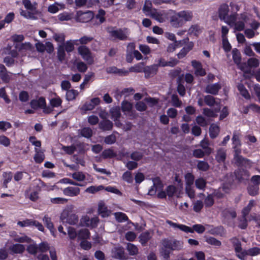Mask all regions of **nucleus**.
<instances>
[{"label": "nucleus", "instance_id": "obj_1", "mask_svg": "<svg viewBox=\"0 0 260 260\" xmlns=\"http://www.w3.org/2000/svg\"><path fill=\"white\" fill-rule=\"evenodd\" d=\"M193 17L192 11L183 10L174 13L170 18V23L173 27L177 28L183 26L186 22L191 21Z\"/></svg>", "mask_w": 260, "mask_h": 260}, {"label": "nucleus", "instance_id": "obj_2", "mask_svg": "<svg viewBox=\"0 0 260 260\" xmlns=\"http://www.w3.org/2000/svg\"><path fill=\"white\" fill-rule=\"evenodd\" d=\"M161 244L171 251L180 250L183 247V242L176 239H164L161 240Z\"/></svg>", "mask_w": 260, "mask_h": 260}, {"label": "nucleus", "instance_id": "obj_3", "mask_svg": "<svg viewBox=\"0 0 260 260\" xmlns=\"http://www.w3.org/2000/svg\"><path fill=\"white\" fill-rule=\"evenodd\" d=\"M78 52L82 58L87 62L91 65L94 63V57L88 47L85 45H81L78 49Z\"/></svg>", "mask_w": 260, "mask_h": 260}, {"label": "nucleus", "instance_id": "obj_4", "mask_svg": "<svg viewBox=\"0 0 260 260\" xmlns=\"http://www.w3.org/2000/svg\"><path fill=\"white\" fill-rule=\"evenodd\" d=\"M108 32L110 36L114 39L119 40L125 41L128 40V30L127 28H119L116 29H109Z\"/></svg>", "mask_w": 260, "mask_h": 260}, {"label": "nucleus", "instance_id": "obj_5", "mask_svg": "<svg viewBox=\"0 0 260 260\" xmlns=\"http://www.w3.org/2000/svg\"><path fill=\"white\" fill-rule=\"evenodd\" d=\"M94 18V14L90 11L83 12L79 11L77 12L76 19L77 21L86 23L91 21Z\"/></svg>", "mask_w": 260, "mask_h": 260}, {"label": "nucleus", "instance_id": "obj_6", "mask_svg": "<svg viewBox=\"0 0 260 260\" xmlns=\"http://www.w3.org/2000/svg\"><path fill=\"white\" fill-rule=\"evenodd\" d=\"M236 179L239 182H242L248 180L250 176L249 172L243 169H238L235 171Z\"/></svg>", "mask_w": 260, "mask_h": 260}, {"label": "nucleus", "instance_id": "obj_7", "mask_svg": "<svg viewBox=\"0 0 260 260\" xmlns=\"http://www.w3.org/2000/svg\"><path fill=\"white\" fill-rule=\"evenodd\" d=\"M179 63V61L177 59L171 57L169 61H167L164 58H160L158 60V63L155 64L157 66V68L160 67H174Z\"/></svg>", "mask_w": 260, "mask_h": 260}, {"label": "nucleus", "instance_id": "obj_8", "mask_svg": "<svg viewBox=\"0 0 260 260\" xmlns=\"http://www.w3.org/2000/svg\"><path fill=\"white\" fill-rule=\"evenodd\" d=\"M260 254V248L257 247L249 248L247 250H243V252L238 255V258L241 260H245L246 255L251 256H255Z\"/></svg>", "mask_w": 260, "mask_h": 260}, {"label": "nucleus", "instance_id": "obj_9", "mask_svg": "<svg viewBox=\"0 0 260 260\" xmlns=\"http://www.w3.org/2000/svg\"><path fill=\"white\" fill-rule=\"evenodd\" d=\"M191 66L194 69V74L197 76H204L206 74V71L203 68L202 63L196 60L191 61Z\"/></svg>", "mask_w": 260, "mask_h": 260}, {"label": "nucleus", "instance_id": "obj_10", "mask_svg": "<svg viewBox=\"0 0 260 260\" xmlns=\"http://www.w3.org/2000/svg\"><path fill=\"white\" fill-rule=\"evenodd\" d=\"M221 88V85L219 83L208 84L205 89V92L212 95H217Z\"/></svg>", "mask_w": 260, "mask_h": 260}, {"label": "nucleus", "instance_id": "obj_11", "mask_svg": "<svg viewBox=\"0 0 260 260\" xmlns=\"http://www.w3.org/2000/svg\"><path fill=\"white\" fill-rule=\"evenodd\" d=\"M113 257L120 260L126 259L124 249L121 246L115 247L112 250Z\"/></svg>", "mask_w": 260, "mask_h": 260}, {"label": "nucleus", "instance_id": "obj_12", "mask_svg": "<svg viewBox=\"0 0 260 260\" xmlns=\"http://www.w3.org/2000/svg\"><path fill=\"white\" fill-rule=\"evenodd\" d=\"M153 185L149 189L148 194L154 196L155 194L157 188L162 189L163 185L159 177H156L153 179Z\"/></svg>", "mask_w": 260, "mask_h": 260}, {"label": "nucleus", "instance_id": "obj_13", "mask_svg": "<svg viewBox=\"0 0 260 260\" xmlns=\"http://www.w3.org/2000/svg\"><path fill=\"white\" fill-rule=\"evenodd\" d=\"M98 211L99 214L103 218L108 217L111 213L110 210L108 209L103 201L99 202Z\"/></svg>", "mask_w": 260, "mask_h": 260}, {"label": "nucleus", "instance_id": "obj_14", "mask_svg": "<svg viewBox=\"0 0 260 260\" xmlns=\"http://www.w3.org/2000/svg\"><path fill=\"white\" fill-rule=\"evenodd\" d=\"M235 164L238 167H244L250 168L251 167L252 162L250 159L244 157L243 156L239 157L234 160Z\"/></svg>", "mask_w": 260, "mask_h": 260}, {"label": "nucleus", "instance_id": "obj_15", "mask_svg": "<svg viewBox=\"0 0 260 260\" xmlns=\"http://www.w3.org/2000/svg\"><path fill=\"white\" fill-rule=\"evenodd\" d=\"M166 222L169 225H170L171 226L173 227L174 229H176V228L179 229L181 231H183L186 233H193V230L192 229V228H191L188 226H186L185 225L180 224H178L176 223H174V222H172V221L169 220H167Z\"/></svg>", "mask_w": 260, "mask_h": 260}, {"label": "nucleus", "instance_id": "obj_16", "mask_svg": "<svg viewBox=\"0 0 260 260\" xmlns=\"http://www.w3.org/2000/svg\"><path fill=\"white\" fill-rule=\"evenodd\" d=\"M151 16L160 23L164 22L168 19V13L165 11L151 13Z\"/></svg>", "mask_w": 260, "mask_h": 260}, {"label": "nucleus", "instance_id": "obj_17", "mask_svg": "<svg viewBox=\"0 0 260 260\" xmlns=\"http://www.w3.org/2000/svg\"><path fill=\"white\" fill-rule=\"evenodd\" d=\"M194 43L192 42H190L189 44L183 47L177 54L178 58L180 59L186 56L188 53L192 49Z\"/></svg>", "mask_w": 260, "mask_h": 260}, {"label": "nucleus", "instance_id": "obj_18", "mask_svg": "<svg viewBox=\"0 0 260 260\" xmlns=\"http://www.w3.org/2000/svg\"><path fill=\"white\" fill-rule=\"evenodd\" d=\"M229 12V6L226 4L221 5L218 8V13L219 19L221 20H225L226 16L228 15Z\"/></svg>", "mask_w": 260, "mask_h": 260}, {"label": "nucleus", "instance_id": "obj_19", "mask_svg": "<svg viewBox=\"0 0 260 260\" xmlns=\"http://www.w3.org/2000/svg\"><path fill=\"white\" fill-rule=\"evenodd\" d=\"M80 189L78 187L69 186L63 189V193L64 195L70 197L77 196L80 194Z\"/></svg>", "mask_w": 260, "mask_h": 260}, {"label": "nucleus", "instance_id": "obj_20", "mask_svg": "<svg viewBox=\"0 0 260 260\" xmlns=\"http://www.w3.org/2000/svg\"><path fill=\"white\" fill-rule=\"evenodd\" d=\"M143 71L145 73V77L147 78H149L156 74L158 71V68L155 64L150 66H147L144 68Z\"/></svg>", "mask_w": 260, "mask_h": 260}, {"label": "nucleus", "instance_id": "obj_21", "mask_svg": "<svg viewBox=\"0 0 260 260\" xmlns=\"http://www.w3.org/2000/svg\"><path fill=\"white\" fill-rule=\"evenodd\" d=\"M64 214V212L61 216V219L63 222H66L71 225H75L78 222V217L75 214H71L70 215H68L67 217H65L63 216Z\"/></svg>", "mask_w": 260, "mask_h": 260}, {"label": "nucleus", "instance_id": "obj_22", "mask_svg": "<svg viewBox=\"0 0 260 260\" xmlns=\"http://www.w3.org/2000/svg\"><path fill=\"white\" fill-rule=\"evenodd\" d=\"M45 99L42 96L39 98L38 100H32L30 102V107L34 109H42L45 106Z\"/></svg>", "mask_w": 260, "mask_h": 260}, {"label": "nucleus", "instance_id": "obj_23", "mask_svg": "<svg viewBox=\"0 0 260 260\" xmlns=\"http://www.w3.org/2000/svg\"><path fill=\"white\" fill-rule=\"evenodd\" d=\"M166 191L169 198H172L175 195L179 198L180 193V190H179L178 188L173 185L168 186L166 188Z\"/></svg>", "mask_w": 260, "mask_h": 260}, {"label": "nucleus", "instance_id": "obj_24", "mask_svg": "<svg viewBox=\"0 0 260 260\" xmlns=\"http://www.w3.org/2000/svg\"><path fill=\"white\" fill-rule=\"evenodd\" d=\"M151 237L152 235L149 232H143L139 236V242L143 246H145Z\"/></svg>", "mask_w": 260, "mask_h": 260}, {"label": "nucleus", "instance_id": "obj_25", "mask_svg": "<svg viewBox=\"0 0 260 260\" xmlns=\"http://www.w3.org/2000/svg\"><path fill=\"white\" fill-rule=\"evenodd\" d=\"M99 128L103 131H111L113 128V124L108 119L103 120L99 123Z\"/></svg>", "mask_w": 260, "mask_h": 260}, {"label": "nucleus", "instance_id": "obj_26", "mask_svg": "<svg viewBox=\"0 0 260 260\" xmlns=\"http://www.w3.org/2000/svg\"><path fill=\"white\" fill-rule=\"evenodd\" d=\"M226 157V150L223 148L218 149L215 155V159L219 163L224 162Z\"/></svg>", "mask_w": 260, "mask_h": 260}, {"label": "nucleus", "instance_id": "obj_27", "mask_svg": "<svg viewBox=\"0 0 260 260\" xmlns=\"http://www.w3.org/2000/svg\"><path fill=\"white\" fill-rule=\"evenodd\" d=\"M106 72L108 74H114L119 75H126L128 73L127 71H125L122 69H119L114 66L107 68L106 69Z\"/></svg>", "mask_w": 260, "mask_h": 260}, {"label": "nucleus", "instance_id": "obj_28", "mask_svg": "<svg viewBox=\"0 0 260 260\" xmlns=\"http://www.w3.org/2000/svg\"><path fill=\"white\" fill-rule=\"evenodd\" d=\"M9 249L13 253L21 254L25 250V247L20 244H14L10 247Z\"/></svg>", "mask_w": 260, "mask_h": 260}, {"label": "nucleus", "instance_id": "obj_29", "mask_svg": "<svg viewBox=\"0 0 260 260\" xmlns=\"http://www.w3.org/2000/svg\"><path fill=\"white\" fill-rule=\"evenodd\" d=\"M220 132L219 126L215 124L212 123L209 127V135L211 138L215 139L218 135Z\"/></svg>", "mask_w": 260, "mask_h": 260}, {"label": "nucleus", "instance_id": "obj_30", "mask_svg": "<svg viewBox=\"0 0 260 260\" xmlns=\"http://www.w3.org/2000/svg\"><path fill=\"white\" fill-rule=\"evenodd\" d=\"M171 253V251L170 249L165 247V246L161 245L159 249V254L164 260H170Z\"/></svg>", "mask_w": 260, "mask_h": 260}, {"label": "nucleus", "instance_id": "obj_31", "mask_svg": "<svg viewBox=\"0 0 260 260\" xmlns=\"http://www.w3.org/2000/svg\"><path fill=\"white\" fill-rule=\"evenodd\" d=\"M204 101L209 107H213L215 105L219 104V102L216 101V98L211 95H205L204 98Z\"/></svg>", "mask_w": 260, "mask_h": 260}, {"label": "nucleus", "instance_id": "obj_32", "mask_svg": "<svg viewBox=\"0 0 260 260\" xmlns=\"http://www.w3.org/2000/svg\"><path fill=\"white\" fill-rule=\"evenodd\" d=\"M105 11L103 9H100L98 11V14L95 16V18L99 20L95 23L97 25H101L105 21Z\"/></svg>", "mask_w": 260, "mask_h": 260}, {"label": "nucleus", "instance_id": "obj_33", "mask_svg": "<svg viewBox=\"0 0 260 260\" xmlns=\"http://www.w3.org/2000/svg\"><path fill=\"white\" fill-rule=\"evenodd\" d=\"M13 177V174L11 172H4L3 174V186L7 188L8 187V183L10 182Z\"/></svg>", "mask_w": 260, "mask_h": 260}, {"label": "nucleus", "instance_id": "obj_34", "mask_svg": "<svg viewBox=\"0 0 260 260\" xmlns=\"http://www.w3.org/2000/svg\"><path fill=\"white\" fill-rule=\"evenodd\" d=\"M240 136L241 134L239 133L236 131L234 132L232 138L233 147H241L242 143L240 140Z\"/></svg>", "mask_w": 260, "mask_h": 260}, {"label": "nucleus", "instance_id": "obj_35", "mask_svg": "<svg viewBox=\"0 0 260 260\" xmlns=\"http://www.w3.org/2000/svg\"><path fill=\"white\" fill-rule=\"evenodd\" d=\"M110 113L111 115V118L113 120H117L119 119L121 114L120 112V108L119 106L113 107L110 109Z\"/></svg>", "mask_w": 260, "mask_h": 260}, {"label": "nucleus", "instance_id": "obj_36", "mask_svg": "<svg viewBox=\"0 0 260 260\" xmlns=\"http://www.w3.org/2000/svg\"><path fill=\"white\" fill-rule=\"evenodd\" d=\"M133 107L132 103L126 100H124L121 102V108L122 112L124 113L130 112L133 109Z\"/></svg>", "mask_w": 260, "mask_h": 260}, {"label": "nucleus", "instance_id": "obj_37", "mask_svg": "<svg viewBox=\"0 0 260 260\" xmlns=\"http://www.w3.org/2000/svg\"><path fill=\"white\" fill-rule=\"evenodd\" d=\"M197 162V167L199 170L206 172L209 169L210 166L208 162L204 160H198Z\"/></svg>", "mask_w": 260, "mask_h": 260}, {"label": "nucleus", "instance_id": "obj_38", "mask_svg": "<svg viewBox=\"0 0 260 260\" xmlns=\"http://www.w3.org/2000/svg\"><path fill=\"white\" fill-rule=\"evenodd\" d=\"M247 189L248 194L251 196H255L259 193V186L253 184H249Z\"/></svg>", "mask_w": 260, "mask_h": 260}, {"label": "nucleus", "instance_id": "obj_39", "mask_svg": "<svg viewBox=\"0 0 260 260\" xmlns=\"http://www.w3.org/2000/svg\"><path fill=\"white\" fill-rule=\"evenodd\" d=\"M90 238V232L88 229L80 230L78 233V240H86Z\"/></svg>", "mask_w": 260, "mask_h": 260}, {"label": "nucleus", "instance_id": "obj_40", "mask_svg": "<svg viewBox=\"0 0 260 260\" xmlns=\"http://www.w3.org/2000/svg\"><path fill=\"white\" fill-rule=\"evenodd\" d=\"M209 143L208 140L204 139L200 142V146L204 149L207 155L210 154L213 152V149L209 147Z\"/></svg>", "mask_w": 260, "mask_h": 260}, {"label": "nucleus", "instance_id": "obj_41", "mask_svg": "<svg viewBox=\"0 0 260 260\" xmlns=\"http://www.w3.org/2000/svg\"><path fill=\"white\" fill-rule=\"evenodd\" d=\"M36 154L34 157V160L36 163L41 164L45 159V155L43 152H41L37 148H35Z\"/></svg>", "mask_w": 260, "mask_h": 260}, {"label": "nucleus", "instance_id": "obj_42", "mask_svg": "<svg viewBox=\"0 0 260 260\" xmlns=\"http://www.w3.org/2000/svg\"><path fill=\"white\" fill-rule=\"evenodd\" d=\"M238 89L240 94L247 100L250 99V95L243 84H239L237 86Z\"/></svg>", "mask_w": 260, "mask_h": 260}, {"label": "nucleus", "instance_id": "obj_43", "mask_svg": "<svg viewBox=\"0 0 260 260\" xmlns=\"http://www.w3.org/2000/svg\"><path fill=\"white\" fill-rule=\"evenodd\" d=\"M219 111V109H215V111L211 109L206 108L203 109V114L209 117H216L217 116V114L216 112H218Z\"/></svg>", "mask_w": 260, "mask_h": 260}, {"label": "nucleus", "instance_id": "obj_44", "mask_svg": "<svg viewBox=\"0 0 260 260\" xmlns=\"http://www.w3.org/2000/svg\"><path fill=\"white\" fill-rule=\"evenodd\" d=\"M116 155V153L112 149H105L102 153V157L104 159L112 158Z\"/></svg>", "mask_w": 260, "mask_h": 260}, {"label": "nucleus", "instance_id": "obj_45", "mask_svg": "<svg viewBox=\"0 0 260 260\" xmlns=\"http://www.w3.org/2000/svg\"><path fill=\"white\" fill-rule=\"evenodd\" d=\"M255 205V203L254 200H251L249 201L248 204L247 205V206L244 207L242 211V215L243 216H246L248 215L252 208L254 207Z\"/></svg>", "mask_w": 260, "mask_h": 260}, {"label": "nucleus", "instance_id": "obj_46", "mask_svg": "<svg viewBox=\"0 0 260 260\" xmlns=\"http://www.w3.org/2000/svg\"><path fill=\"white\" fill-rule=\"evenodd\" d=\"M126 249L131 255H135L138 253V248L136 245L132 243H128Z\"/></svg>", "mask_w": 260, "mask_h": 260}, {"label": "nucleus", "instance_id": "obj_47", "mask_svg": "<svg viewBox=\"0 0 260 260\" xmlns=\"http://www.w3.org/2000/svg\"><path fill=\"white\" fill-rule=\"evenodd\" d=\"M85 219L86 221V225L87 226H90L92 228L96 227L99 222V220L97 217H93L90 220L89 217H87Z\"/></svg>", "mask_w": 260, "mask_h": 260}, {"label": "nucleus", "instance_id": "obj_48", "mask_svg": "<svg viewBox=\"0 0 260 260\" xmlns=\"http://www.w3.org/2000/svg\"><path fill=\"white\" fill-rule=\"evenodd\" d=\"M65 49L63 45H59L57 48V58L60 61H62L66 56Z\"/></svg>", "mask_w": 260, "mask_h": 260}, {"label": "nucleus", "instance_id": "obj_49", "mask_svg": "<svg viewBox=\"0 0 260 260\" xmlns=\"http://www.w3.org/2000/svg\"><path fill=\"white\" fill-rule=\"evenodd\" d=\"M114 216L118 222H123L128 220L127 215L122 212H116L114 213Z\"/></svg>", "mask_w": 260, "mask_h": 260}, {"label": "nucleus", "instance_id": "obj_50", "mask_svg": "<svg viewBox=\"0 0 260 260\" xmlns=\"http://www.w3.org/2000/svg\"><path fill=\"white\" fill-rule=\"evenodd\" d=\"M43 221L46 226L50 231L51 232L53 233L54 232V228L51 218L47 215H45L43 218Z\"/></svg>", "mask_w": 260, "mask_h": 260}, {"label": "nucleus", "instance_id": "obj_51", "mask_svg": "<svg viewBox=\"0 0 260 260\" xmlns=\"http://www.w3.org/2000/svg\"><path fill=\"white\" fill-rule=\"evenodd\" d=\"M201 32V29L198 24H194L190 26L188 29V34H193L196 36H198Z\"/></svg>", "mask_w": 260, "mask_h": 260}, {"label": "nucleus", "instance_id": "obj_52", "mask_svg": "<svg viewBox=\"0 0 260 260\" xmlns=\"http://www.w3.org/2000/svg\"><path fill=\"white\" fill-rule=\"evenodd\" d=\"M80 135L86 138H90L92 136V131L90 127H85L80 130Z\"/></svg>", "mask_w": 260, "mask_h": 260}, {"label": "nucleus", "instance_id": "obj_53", "mask_svg": "<svg viewBox=\"0 0 260 260\" xmlns=\"http://www.w3.org/2000/svg\"><path fill=\"white\" fill-rule=\"evenodd\" d=\"M78 95V92L77 90L75 89L69 90L67 91L66 99L69 101L74 100Z\"/></svg>", "mask_w": 260, "mask_h": 260}, {"label": "nucleus", "instance_id": "obj_54", "mask_svg": "<svg viewBox=\"0 0 260 260\" xmlns=\"http://www.w3.org/2000/svg\"><path fill=\"white\" fill-rule=\"evenodd\" d=\"M233 59L234 62L237 64H240L241 61V54L237 49H234L232 50Z\"/></svg>", "mask_w": 260, "mask_h": 260}, {"label": "nucleus", "instance_id": "obj_55", "mask_svg": "<svg viewBox=\"0 0 260 260\" xmlns=\"http://www.w3.org/2000/svg\"><path fill=\"white\" fill-rule=\"evenodd\" d=\"M249 109L255 111L260 113V107L256 105V104H250L248 106L244 107L243 113L244 114H247L249 111Z\"/></svg>", "mask_w": 260, "mask_h": 260}, {"label": "nucleus", "instance_id": "obj_56", "mask_svg": "<svg viewBox=\"0 0 260 260\" xmlns=\"http://www.w3.org/2000/svg\"><path fill=\"white\" fill-rule=\"evenodd\" d=\"M186 186H191L194 181V177L191 173H187L184 176Z\"/></svg>", "mask_w": 260, "mask_h": 260}, {"label": "nucleus", "instance_id": "obj_57", "mask_svg": "<svg viewBox=\"0 0 260 260\" xmlns=\"http://www.w3.org/2000/svg\"><path fill=\"white\" fill-rule=\"evenodd\" d=\"M122 179L128 183H132L134 180L132 172L128 171H126L123 174Z\"/></svg>", "mask_w": 260, "mask_h": 260}, {"label": "nucleus", "instance_id": "obj_58", "mask_svg": "<svg viewBox=\"0 0 260 260\" xmlns=\"http://www.w3.org/2000/svg\"><path fill=\"white\" fill-rule=\"evenodd\" d=\"M105 188V187L103 185H99L98 186H90L88 187H87L86 190L85 192H88L90 193H94L99 191H100L101 190H103Z\"/></svg>", "mask_w": 260, "mask_h": 260}, {"label": "nucleus", "instance_id": "obj_59", "mask_svg": "<svg viewBox=\"0 0 260 260\" xmlns=\"http://www.w3.org/2000/svg\"><path fill=\"white\" fill-rule=\"evenodd\" d=\"M172 105L175 107H180L182 105V102L180 101L176 94H173L171 96Z\"/></svg>", "mask_w": 260, "mask_h": 260}, {"label": "nucleus", "instance_id": "obj_60", "mask_svg": "<svg viewBox=\"0 0 260 260\" xmlns=\"http://www.w3.org/2000/svg\"><path fill=\"white\" fill-rule=\"evenodd\" d=\"M143 157V153L137 151L133 152L130 155L131 158L136 162L142 159Z\"/></svg>", "mask_w": 260, "mask_h": 260}, {"label": "nucleus", "instance_id": "obj_61", "mask_svg": "<svg viewBox=\"0 0 260 260\" xmlns=\"http://www.w3.org/2000/svg\"><path fill=\"white\" fill-rule=\"evenodd\" d=\"M62 103L61 99L57 96L56 98H52L50 100V105L54 108H57L61 106Z\"/></svg>", "mask_w": 260, "mask_h": 260}, {"label": "nucleus", "instance_id": "obj_62", "mask_svg": "<svg viewBox=\"0 0 260 260\" xmlns=\"http://www.w3.org/2000/svg\"><path fill=\"white\" fill-rule=\"evenodd\" d=\"M195 185L197 188L203 189L206 187V182L203 178H199L195 181Z\"/></svg>", "mask_w": 260, "mask_h": 260}, {"label": "nucleus", "instance_id": "obj_63", "mask_svg": "<svg viewBox=\"0 0 260 260\" xmlns=\"http://www.w3.org/2000/svg\"><path fill=\"white\" fill-rule=\"evenodd\" d=\"M145 102H146L150 107H152L158 104L159 102V99L148 97L144 99Z\"/></svg>", "mask_w": 260, "mask_h": 260}, {"label": "nucleus", "instance_id": "obj_64", "mask_svg": "<svg viewBox=\"0 0 260 260\" xmlns=\"http://www.w3.org/2000/svg\"><path fill=\"white\" fill-rule=\"evenodd\" d=\"M214 203V200L212 194H209L204 200L205 206L206 208H209L213 206Z\"/></svg>", "mask_w": 260, "mask_h": 260}]
</instances>
